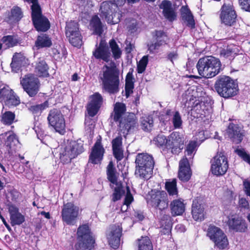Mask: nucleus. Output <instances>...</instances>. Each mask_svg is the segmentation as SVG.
Returning a JSON list of instances; mask_svg holds the SVG:
<instances>
[{"mask_svg":"<svg viewBox=\"0 0 250 250\" xmlns=\"http://www.w3.org/2000/svg\"><path fill=\"white\" fill-rule=\"evenodd\" d=\"M66 37L68 38L69 42L74 46L79 47L82 45V37L80 32L67 35Z\"/></svg>","mask_w":250,"mask_h":250,"instance_id":"obj_44","label":"nucleus"},{"mask_svg":"<svg viewBox=\"0 0 250 250\" xmlns=\"http://www.w3.org/2000/svg\"><path fill=\"white\" fill-rule=\"evenodd\" d=\"M35 44L38 48L49 47L52 45V42L46 34H42L38 36Z\"/></svg>","mask_w":250,"mask_h":250,"instance_id":"obj_36","label":"nucleus"},{"mask_svg":"<svg viewBox=\"0 0 250 250\" xmlns=\"http://www.w3.org/2000/svg\"><path fill=\"white\" fill-rule=\"evenodd\" d=\"M141 125L142 129L146 131H150L153 126V120L151 116H145L141 118Z\"/></svg>","mask_w":250,"mask_h":250,"instance_id":"obj_41","label":"nucleus"},{"mask_svg":"<svg viewBox=\"0 0 250 250\" xmlns=\"http://www.w3.org/2000/svg\"><path fill=\"white\" fill-rule=\"evenodd\" d=\"M91 101L87 108L88 114L91 117H94L98 112L102 102L103 98L98 93H95L90 97Z\"/></svg>","mask_w":250,"mask_h":250,"instance_id":"obj_20","label":"nucleus"},{"mask_svg":"<svg viewBox=\"0 0 250 250\" xmlns=\"http://www.w3.org/2000/svg\"><path fill=\"white\" fill-rule=\"evenodd\" d=\"M126 189L127 194L124 201V203L121 207V211L122 212H125L127 210L128 206L131 203L133 199V196L130 193V191L129 190V188L128 187L126 188Z\"/></svg>","mask_w":250,"mask_h":250,"instance_id":"obj_54","label":"nucleus"},{"mask_svg":"<svg viewBox=\"0 0 250 250\" xmlns=\"http://www.w3.org/2000/svg\"><path fill=\"white\" fill-rule=\"evenodd\" d=\"M8 211L10 214V223L12 226L20 225L25 221L24 216L19 212V208L15 206L9 205Z\"/></svg>","mask_w":250,"mask_h":250,"instance_id":"obj_22","label":"nucleus"},{"mask_svg":"<svg viewBox=\"0 0 250 250\" xmlns=\"http://www.w3.org/2000/svg\"><path fill=\"white\" fill-rule=\"evenodd\" d=\"M199 75L211 78L216 76L221 69L220 60L212 56H206L199 60L196 65Z\"/></svg>","mask_w":250,"mask_h":250,"instance_id":"obj_4","label":"nucleus"},{"mask_svg":"<svg viewBox=\"0 0 250 250\" xmlns=\"http://www.w3.org/2000/svg\"><path fill=\"white\" fill-rule=\"evenodd\" d=\"M227 133L229 137L236 144L240 143L242 140L243 134L241 128L236 125L230 124L227 130Z\"/></svg>","mask_w":250,"mask_h":250,"instance_id":"obj_25","label":"nucleus"},{"mask_svg":"<svg viewBox=\"0 0 250 250\" xmlns=\"http://www.w3.org/2000/svg\"><path fill=\"white\" fill-rule=\"evenodd\" d=\"M229 168L227 157L223 152H219L211 161L210 171L217 176L224 175Z\"/></svg>","mask_w":250,"mask_h":250,"instance_id":"obj_10","label":"nucleus"},{"mask_svg":"<svg viewBox=\"0 0 250 250\" xmlns=\"http://www.w3.org/2000/svg\"><path fill=\"white\" fill-rule=\"evenodd\" d=\"M205 139L204 132L203 131H199L195 136V140L193 141L197 142V144H201Z\"/></svg>","mask_w":250,"mask_h":250,"instance_id":"obj_64","label":"nucleus"},{"mask_svg":"<svg viewBox=\"0 0 250 250\" xmlns=\"http://www.w3.org/2000/svg\"><path fill=\"white\" fill-rule=\"evenodd\" d=\"M192 214L193 218L196 221H201L204 219L205 212L204 207L199 203L197 199H195L193 201Z\"/></svg>","mask_w":250,"mask_h":250,"instance_id":"obj_29","label":"nucleus"},{"mask_svg":"<svg viewBox=\"0 0 250 250\" xmlns=\"http://www.w3.org/2000/svg\"><path fill=\"white\" fill-rule=\"evenodd\" d=\"M48 106V102L45 101L42 104L31 105L28 107V109L33 114L38 115L41 114L42 111Z\"/></svg>","mask_w":250,"mask_h":250,"instance_id":"obj_49","label":"nucleus"},{"mask_svg":"<svg viewBox=\"0 0 250 250\" xmlns=\"http://www.w3.org/2000/svg\"><path fill=\"white\" fill-rule=\"evenodd\" d=\"M205 95L203 88L201 86H189L183 94L182 103L185 106L191 107L196 110L201 108L204 105L202 98Z\"/></svg>","mask_w":250,"mask_h":250,"instance_id":"obj_5","label":"nucleus"},{"mask_svg":"<svg viewBox=\"0 0 250 250\" xmlns=\"http://www.w3.org/2000/svg\"><path fill=\"white\" fill-rule=\"evenodd\" d=\"M239 2L243 9L250 12V0H239Z\"/></svg>","mask_w":250,"mask_h":250,"instance_id":"obj_63","label":"nucleus"},{"mask_svg":"<svg viewBox=\"0 0 250 250\" xmlns=\"http://www.w3.org/2000/svg\"><path fill=\"white\" fill-rule=\"evenodd\" d=\"M122 231L121 226L116 225L111 226L107 231L106 236L109 245L114 249H117L120 245Z\"/></svg>","mask_w":250,"mask_h":250,"instance_id":"obj_17","label":"nucleus"},{"mask_svg":"<svg viewBox=\"0 0 250 250\" xmlns=\"http://www.w3.org/2000/svg\"><path fill=\"white\" fill-rule=\"evenodd\" d=\"M7 150L9 154H12L20 148V143L16 135L13 133L9 135L5 142Z\"/></svg>","mask_w":250,"mask_h":250,"instance_id":"obj_30","label":"nucleus"},{"mask_svg":"<svg viewBox=\"0 0 250 250\" xmlns=\"http://www.w3.org/2000/svg\"><path fill=\"white\" fill-rule=\"evenodd\" d=\"M27 60L21 53H15L12 58L11 63L12 70L15 72L18 71L20 68L26 64Z\"/></svg>","mask_w":250,"mask_h":250,"instance_id":"obj_27","label":"nucleus"},{"mask_svg":"<svg viewBox=\"0 0 250 250\" xmlns=\"http://www.w3.org/2000/svg\"><path fill=\"white\" fill-rule=\"evenodd\" d=\"M4 103L9 107L17 106L20 104V100L19 98L16 96L14 93Z\"/></svg>","mask_w":250,"mask_h":250,"instance_id":"obj_55","label":"nucleus"},{"mask_svg":"<svg viewBox=\"0 0 250 250\" xmlns=\"http://www.w3.org/2000/svg\"><path fill=\"white\" fill-rule=\"evenodd\" d=\"M11 19L14 21H19L22 17V12L21 8L18 6L14 7L11 9Z\"/></svg>","mask_w":250,"mask_h":250,"instance_id":"obj_53","label":"nucleus"},{"mask_svg":"<svg viewBox=\"0 0 250 250\" xmlns=\"http://www.w3.org/2000/svg\"><path fill=\"white\" fill-rule=\"evenodd\" d=\"M160 8L163 10L164 16L169 21H173L176 20L177 15L170 1L163 0L160 5Z\"/></svg>","mask_w":250,"mask_h":250,"instance_id":"obj_26","label":"nucleus"},{"mask_svg":"<svg viewBox=\"0 0 250 250\" xmlns=\"http://www.w3.org/2000/svg\"><path fill=\"white\" fill-rule=\"evenodd\" d=\"M148 56H144L137 65V71L139 73H142L146 70Z\"/></svg>","mask_w":250,"mask_h":250,"instance_id":"obj_56","label":"nucleus"},{"mask_svg":"<svg viewBox=\"0 0 250 250\" xmlns=\"http://www.w3.org/2000/svg\"><path fill=\"white\" fill-rule=\"evenodd\" d=\"M171 212L172 215H182L185 211V206L181 199H176L172 201L170 204Z\"/></svg>","mask_w":250,"mask_h":250,"instance_id":"obj_31","label":"nucleus"},{"mask_svg":"<svg viewBox=\"0 0 250 250\" xmlns=\"http://www.w3.org/2000/svg\"><path fill=\"white\" fill-rule=\"evenodd\" d=\"M80 213L79 208L73 203L69 202L62 207L61 216L62 220L67 225H74Z\"/></svg>","mask_w":250,"mask_h":250,"instance_id":"obj_11","label":"nucleus"},{"mask_svg":"<svg viewBox=\"0 0 250 250\" xmlns=\"http://www.w3.org/2000/svg\"><path fill=\"white\" fill-rule=\"evenodd\" d=\"M32 10V18L34 25L38 31H46L50 27L49 21L42 15L40 6H36Z\"/></svg>","mask_w":250,"mask_h":250,"instance_id":"obj_14","label":"nucleus"},{"mask_svg":"<svg viewBox=\"0 0 250 250\" xmlns=\"http://www.w3.org/2000/svg\"><path fill=\"white\" fill-rule=\"evenodd\" d=\"M147 203L154 208L161 210L166 208L168 206V203L166 200V193L164 191H152Z\"/></svg>","mask_w":250,"mask_h":250,"instance_id":"obj_18","label":"nucleus"},{"mask_svg":"<svg viewBox=\"0 0 250 250\" xmlns=\"http://www.w3.org/2000/svg\"><path fill=\"white\" fill-rule=\"evenodd\" d=\"M171 217L168 215L164 214L161 218L162 227L164 226L168 230H169L171 228Z\"/></svg>","mask_w":250,"mask_h":250,"instance_id":"obj_57","label":"nucleus"},{"mask_svg":"<svg viewBox=\"0 0 250 250\" xmlns=\"http://www.w3.org/2000/svg\"><path fill=\"white\" fill-rule=\"evenodd\" d=\"M66 36L79 33L78 24L74 21H70L66 23L65 27Z\"/></svg>","mask_w":250,"mask_h":250,"instance_id":"obj_46","label":"nucleus"},{"mask_svg":"<svg viewBox=\"0 0 250 250\" xmlns=\"http://www.w3.org/2000/svg\"><path fill=\"white\" fill-rule=\"evenodd\" d=\"M165 188L169 196H178V191L177 188V181L175 179H169L166 181Z\"/></svg>","mask_w":250,"mask_h":250,"instance_id":"obj_35","label":"nucleus"},{"mask_svg":"<svg viewBox=\"0 0 250 250\" xmlns=\"http://www.w3.org/2000/svg\"><path fill=\"white\" fill-rule=\"evenodd\" d=\"M48 67L43 60L40 61L37 63L35 70L37 75L40 77H47L49 75Z\"/></svg>","mask_w":250,"mask_h":250,"instance_id":"obj_37","label":"nucleus"},{"mask_svg":"<svg viewBox=\"0 0 250 250\" xmlns=\"http://www.w3.org/2000/svg\"><path fill=\"white\" fill-rule=\"evenodd\" d=\"M197 146V142L193 141H190L187 145L186 149V155L188 156L189 159L193 157Z\"/></svg>","mask_w":250,"mask_h":250,"instance_id":"obj_51","label":"nucleus"},{"mask_svg":"<svg viewBox=\"0 0 250 250\" xmlns=\"http://www.w3.org/2000/svg\"><path fill=\"white\" fill-rule=\"evenodd\" d=\"M115 122H119V128L125 133L134 127L137 124V118L133 113H129L126 116V106L122 103H116L114 104L113 112L111 115Z\"/></svg>","mask_w":250,"mask_h":250,"instance_id":"obj_2","label":"nucleus"},{"mask_svg":"<svg viewBox=\"0 0 250 250\" xmlns=\"http://www.w3.org/2000/svg\"><path fill=\"white\" fill-rule=\"evenodd\" d=\"M227 218L226 223L229 229L240 232H245L247 229L246 222L242 217L234 214L229 215Z\"/></svg>","mask_w":250,"mask_h":250,"instance_id":"obj_16","label":"nucleus"},{"mask_svg":"<svg viewBox=\"0 0 250 250\" xmlns=\"http://www.w3.org/2000/svg\"><path fill=\"white\" fill-rule=\"evenodd\" d=\"M99 79L103 89L108 93L114 94L119 91V71L115 63H111L109 66L104 65L99 74Z\"/></svg>","mask_w":250,"mask_h":250,"instance_id":"obj_1","label":"nucleus"},{"mask_svg":"<svg viewBox=\"0 0 250 250\" xmlns=\"http://www.w3.org/2000/svg\"><path fill=\"white\" fill-rule=\"evenodd\" d=\"M237 154L243 160L250 165V156L243 149H237L235 150Z\"/></svg>","mask_w":250,"mask_h":250,"instance_id":"obj_59","label":"nucleus"},{"mask_svg":"<svg viewBox=\"0 0 250 250\" xmlns=\"http://www.w3.org/2000/svg\"><path fill=\"white\" fill-rule=\"evenodd\" d=\"M221 21L226 25L232 26L236 21L237 15L233 5L224 4L222 6L220 15Z\"/></svg>","mask_w":250,"mask_h":250,"instance_id":"obj_15","label":"nucleus"},{"mask_svg":"<svg viewBox=\"0 0 250 250\" xmlns=\"http://www.w3.org/2000/svg\"><path fill=\"white\" fill-rule=\"evenodd\" d=\"M224 233V231L219 228L210 226L208 229L207 236L213 242Z\"/></svg>","mask_w":250,"mask_h":250,"instance_id":"obj_39","label":"nucleus"},{"mask_svg":"<svg viewBox=\"0 0 250 250\" xmlns=\"http://www.w3.org/2000/svg\"><path fill=\"white\" fill-rule=\"evenodd\" d=\"M90 25L96 34L101 35L102 33V23L98 16L95 15L92 17Z\"/></svg>","mask_w":250,"mask_h":250,"instance_id":"obj_42","label":"nucleus"},{"mask_svg":"<svg viewBox=\"0 0 250 250\" xmlns=\"http://www.w3.org/2000/svg\"><path fill=\"white\" fill-rule=\"evenodd\" d=\"M136 165L153 168L154 162L152 156L145 153L138 154L135 161Z\"/></svg>","mask_w":250,"mask_h":250,"instance_id":"obj_28","label":"nucleus"},{"mask_svg":"<svg viewBox=\"0 0 250 250\" xmlns=\"http://www.w3.org/2000/svg\"><path fill=\"white\" fill-rule=\"evenodd\" d=\"M93 55L97 59H101L105 62H108L110 58V53L108 47L102 42L93 52Z\"/></svg>","mask_w":250,"mask_h":250,"instance_id":"obj_24","label":"nucleus"},{"mask_svg":"<svg viewBox=\"0 0 250 250\" xmlns=\"http://www.w3.org/2000/svg\"><path fill=\"white\" fill-rule=\"evenodd\" d=\"M49 124L61 134L65 132V123L63 116L61 111L57 109H53L50 111L47 117Z\"/></svg>","mask_w":250,"mask_h":250,"instance_id":"obj_12","label":"nucleus"},{"mask_svg":"<svg viewBox=\"0 0 250 250\" xmlns=\"http://www.w3.org/2000/svg\"><path fill=\"white\" fill-rule=\"evenodd\" d=\"M153 143L158 146H166L168 149H171L174 154L180 153L184 147V142L177 132H173L168 138L163 134H159L154 138Z\"/></svg>","mask_w":250,"mask_h":250,"instance_id":"obj_6","label":"nucleus"},{"mask_svg":"<svg viewBox=\"0 0 250 250\" xmlns=\"http://www.w3.org/2000/svg\"><path fill=\"white\" fill-rule=\"evenodd\" d=\"M138 250H153L151 242L147 236L138 240Z\"/></svg>","mask_w":250,"mask_h":250,"instance_id":"obj_40","label":"nucleus"},{"mask_svg":"<svg viewBox=\"0 0 250 250\" xmlns=\"http://www.w3.org/2000/svg\"><path fill=\"white\" fill-rule=\"evenodd\" d=\"M24 90L30 97L36 95L39 91V81L38 79L33 74L25 75L21 81Z\"/></svg>","mask_w":250,"mask_h":250,"instance_id":"obj_13","label":"nucleus"},{"mask_svg":"<svg viewBox=\"0 0 250 250\" xmlns=\"http://www.w3.org/2000/svg\"><path fill=\"white\" fill-rule=\"evenodd\" d=\"M134 84L131 80H126L125 86V96L128 98L130 94L133 92Z\"/></svg>","mask_w":250,"mask_h":250,"instance_id":"obj_58","label":"nucleus"},{"mask_svg":"<svg viewBox=\"0 0 250 250\" xmlns=\"http://www.w3.org/2000/svg\"><path fill=\"white\" fill-rule=\"evenodd\" d=\"M83 145L75 142H67L60 151V162L63 164L69 163L72 159L83 151Z\"/></svg>","mask_w":250,"mask_h":250,"instance_id":"obj_9","label":"nucleus"},{"mask_svg":"<svg viewBox=\"0 0 250 250\" xmlns=\"http://www.w3.org/2000/svg\"><path fill=\"white\" fill-rule=\"evenodd\" d=\"M214 87L221 97L229 98L235 96L238 91V85L229 77L223 76L215 82Z\"/></svg>","mask_w":250,"mask_h":250,"instance_id":"obj_7","label":"nucleus"},{"mask_svg":"<svg viewBox=\"0 0 250 250\" xmlns=\"http://www.w3.org/2000/svg\"><path fill=\"white\" fill-rule=\"evenodd\" d=\"M109 45L115 59H118L121 57L122 51L114 40H111L109 42Z\"/></svg>","mask_w":250,"mask_h":250,"instance_id":"obj_50","label":"nucleus"},{"mask_svg":"<svg viewBox=\"0 0 250 250\" xmlns=\"http://www.w3.org/2000/svg\"><path fill=\"white\" fill-rule=\"evenodd\" d=\"M238 52L239 49L238 47L234 44H230L228 45L226 48L221 51L220 55L221 57L230 60L238 54Z\"/></svg>","mask_w":250,"mask_h":250,"instance_id":"obj_34","label":"nucleus"},{"mask_svg":"<svg viewBox=\"0 0 250 250\" xmlns=\"http://www.w3.org/2000/svg\"><path fill=\"white\" fill-rule=\"evenodd\" d=\"M107 175L109 181L113 184H115L117 181V176L113 162L110 161L107 167Z\"/></svg>","mask_w":250,"mask_h":250,"instance_id":"obj_45","label":"nucleus"},{"mask_svg":"<svg viewBox=\"0 0 250 250\" xmlns=\"http://www.w3.org/2000/svg\"><path fill=\"white\" fill-rule=\"evenodd\" d=\"M77 235L78 242L75 245L76 250H91L94 247L95 239L88 225L80 226L78 229Z\"/></svg>","mask_w":250,"mask_h":250,"instance_id":"obj_8","label":"nucleus"},{"mask_svg":"<svg viewBox=\"0 0 250 250\" xmlns=\"http://www.w3.org/2000/svg\"><path fill=\"white\" fill-rule=\"evenodd\" d=\"M153 169L150 167H146L136 165L135 175L136 177L142 179H147L149 178L153 172Z\"/></svg>","mask_w":250,"mask_h":250,"instance_id":"obj_32","label":"nucleus"},{"mask_svg":"<svg viewBox=\"0 0 250 250\" xmlns=\"http://www.w3.org/2000/svg\"><path fill=\"white\" fill-rule=\"evenodd\" d=\"M15 118V115L11 111L5 112L2 116L1 122L5 124L10 125L12 124Z\"/></svg>","mask_w":250,"mask_h":250,"instance_id":"obj_52","label":"nucleus"},{"mask_svg":"<svg viewBox=\"0 0 250 250\" xmlns=\"http://www.w3.org/2000/svg\"><path fill=\"white\" fill-rule=\"evenodd\" d=\"M166 114L167 115L172 116V123L175 128L181 127L183 122L180 114L178 111L173 112L170 110H167Z\"/></svg>","mask_w":250,"mask_h":250,"instance_id":"obj_43","label":"nucleus"},{"mask_svg":"<svg viewBox=\"0 0 250 250\" xmlns=\"http://www.w3.org/2000/svg\"><path fill=\"white\" fill-rule=\"evenodd\" d=\"M213 242L215 246L220 250H225L229 248V241L225 233L216 239Z\"/></svg>","mask_w":250,"mask_h":250,"instance_id":"obj_38","label":"nucleus"},{"mask_svg":"<svg viewBox=\"0 0 250 250\" xmlns=\"http://www.w3.org/2000/svg\"><path fill=\"white\" fill-rule=\"evenodd\" d=\"M191 175V171L188 160L187 158H184L179 162V178L181 181L187 182L189 180Z\"/></svg>","mask_w":250,"mask_h":250,"instance_id":"obj_21","label":"nucleus"},{"mask_svg":"<svg viewBox=\"0 0 250 250\" xmlns=\"http://www.w3.org/2000/svg\"><path fill=\"white\" fill-rule=\"evenodd\" d=\"M155 36L156 42L147 45L148 50L151 54L157 52L161 46L167 44V36L162 31H156Z\"/></svg>","mask_w":250,"mask_h":250,"instance_id":"obj_19","label":"nucleus"},{"mask_svg":"<svg viewBox=\"0 0 250 250\" xmlns=\"http://www.w3.org/2000/svg\"><path fill=\"white\" fill-rule=\"evenodd\" d=\"M104 148L101 145L100 141H97L95 144L91 153L89 156V161L94 164H97L103 159Z\"/></svg>","mask_w":250,"mask_h":250,"instance_id":"obj_23","label":"nucleus"},{"mask_svg":"<svg viewBox=\"0 0 250 250\" xmlns=\"http://www.w3.org/2000/svg\"><path fill=\"white\" fill-rule=\"evenodd\" d=\"M13 93L14 92L9 86H4L0 89V100L4 103Z\"/></svg>","mask_w":250,"mask_h":250,"instance_id":"obj_48","label":"nucleus"},{"mask_svg":"<svg viewBox=\"0 0 250 250\" xmlns=\"http://www.w3.org/2000/svg\"><path fill=\"white\" fill-rule=\"evenodd\" d=\"M181 13L182 20L186 23L187 25L191 28H194V20L189 9L186 6H182Z\"/></svg>","mask_w":250,"mask_h":250,"instance_id":"obj_33","label":"nucleus"},{"mask_svg":"<svg viewBox=\"0 0 250 250\" xmlns=\"http://www.w3.org/2000/svg\"><path fill=\"white\" fill-rule=\"evenodd\" d=\"M124 192L120 188H116L113 194V201L115 202L121 198Z\"/></svg>","mask_w":250,"mask_h":250,"instance_id":"obj_60","label":"nucleus"},{"mask_svg":"<svg viewBox=\"0 0 250 250\" xmlns=\"http://www.w3.org/2000/svg\"><path fill=\"white\" fill-rule=\"evenodd\" d=\"M113 155L117 161L121 160L124 157L123 148L113 149Z\"/></svg>","mask_w":250,"mask_h":250,"instance_id":"obj_62","label":"nucleus"},{"mask_svg":"<svg viewBox=\"0 0 250 250\" xmlns=\"http://www.w3.org/2000/svg\"><path fill=\"white\" fill-rule=\"evenodd\" d=\"M1 41L6 48L12 47L18 43L17 39L15 37L11 35L3 37Z\"/></svg>","mask_w":250,"mask_h":250,"instance_id":"obj_47","label":"nucleus"},{"mask_svg":"<svg viewBox=\"0 0 250 250\" xmlns=\"http://www.w3.org/2000/svg\"><path fill=\"white\" fill-rule=\"evenodd\" d=\"M125 0H111L102 3L100 7L101 16L110 24L118 23L121 17L118 6L123 5Z\"/></svg>","mask_w":250,"mask_h":250,"instance_id":"obj_3","label":"nucleus"},{"mask_svg":"<svg viewBox=\"0 0 250 250\" xmlns=\"http://www.w3.org/2000/svg\"><path fill=\"white\" fill-rule=\"evenodd\" d=\"M122 140L121 137H117L113 140L112 142L113 149L122 148Z\"/></svg>","mask_w":250,"mask_h":250,"instance_id":"obj_61","label":"nucleus"}]
</instances>
